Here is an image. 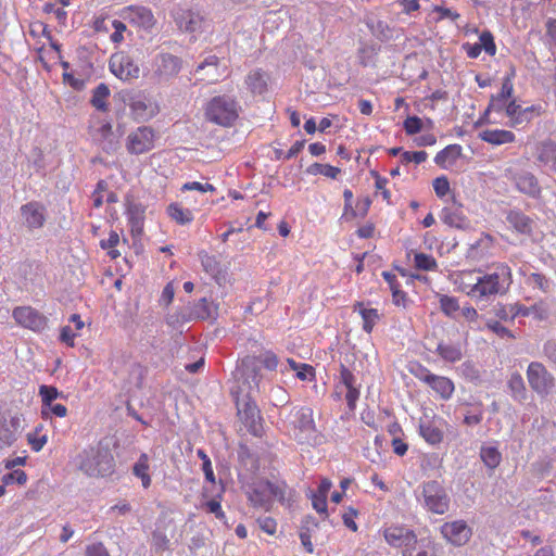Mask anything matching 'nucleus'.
Segmentation results:
<instances>
[{
    "mask_svg": "<svg viewBox=\"0 0 556 556\" xmlns=\"http://www.w3.org/2000/svg\"><path fill=\"white\" fill-rule=\"evenodd\" d=\"M414 533L415 532L408 528L393 526L387 528L383 532V535L390 546L400 548L402 553L406 546V543L408 540H410Z\"/></svg>",
    "mask_w": 556,
    "mask_h": 556,
    "instance_id": "26",
    "label": "nucleus"
},
{
    "mask_svg": "<svg viewBox=\"0 0 556 556\" xmlns=\"http://www.w3.org/2000/svg\"><path fill=\"white\" fill-rule=\"evenodd\" d=\"M38 431H39V428H36V431L34 433L27 434L28 443L30 444L31 450L35 452L41 451L48 441L47 435L46 434L38 435Z\"/></svg>",
    "mask_w": 556,
    "mask_h": 556,
    "instance_id": "60",
    "label": "nucleus"
},
{
    "mask_svg": "<svg viewBox=\"0 0 556 556\" xmlns=\"http://www.w3.org/2000/svg\"><path fill=\"white\" fill-rule=\"evenodd\" d=\"M475 285L467 286V296L477 304L486 303L496 295H505L513 283L511 268L506 263H494L486 271L477 270Z\"/></svg>",
    "mask_w": 556,
    "mask_h": 556,
    "instance_id": "1",
    "label": "nucleus"
},
{
    "mask_svg": "<svg viewBox=\"0 0 556 556\" xmlns=\"http://www.w3.org/2000/svg\"><path fill=\"white\" fill-rule=\"evenodd\" d=\"M85 556H110V554L102 543H93L86 547Z\"/></svg>",
    "mask_w": 556,
    "mask_h": 556,
    "instance_id": "64",
    "label": "nucleus"
},
{
    "mask_svg": "<svg viewBox=\"0 0 556 556\" xmlns=\"http://www.w3.org/2000/svg\"><path fill=\"white\" fill-rule=\"evenodd\" d=\"M359 314L363 318V330L370 333L379 319V314L376 308H359Z\"/></svg>",
    "mask_w": 556,
    "mask_h": 556,
    "instance_id": "48",
    "label": "nucleus"
},
{
    "mask_svg": "<svg viewBox=\"0 0 556 556\" xmlns=\"http://www.w3.org/2000/svg\"><path fill=\"white\" fill-rule=\"evenodd\" d=\"M527 379L533 392L541 397L548 396L555 387L553 374L540 362H531L529 364Z\"/></svg>",
    "mask_w": 556,
    "mask_h": 556,
    "instance_id": "8",
    "label": "nucleus"
},
{
    "mask_svg": "<svg viewBox=\"0 0 556 556\" xmlns=\"http://www.w3.org/2000/svg\"><path fill=\"white\" fill-rule=\"evenodd\" d=\"M178 28L186 33L201 31L206 23L205 17L192 10H178L174 14Z\"/></svg>",
    "mask_w": 556,
    "mask_h": 556,
    "instance_id": "19",
    "label": "nucleus"
},
{
    "mask_svg": "<svg viewBox=\"0 0 556 556\" xmlns=\"http://www.w3.org/2000/svg\"><path fill=\"white\" fill-rule=\"evenodd\" d=\"M77 465L88 477H106L114 472L115 460L108 444L85 448L77 455Z\"/></svg>",
    "mask_w": 556,
    "mask_h": 556,
    "instance_id": "3",
    "label": "nucleus"
},
{
    "mask_svg": "<svg viewBox=\"0 0 556 556\" xmlns=\"http://www.w3.org/2000/svg\"><path fill=\"white\" fill-rule=\"evenodd\" d=\"M22 427L18 416H12L10 420L0 417V450L11 446L16 440V433Z\"/></svg>",
    "mask_w": 556,
    "mask_h": 556,
    "instance_id": "25",
    "label": "nucleus"
},
{
    "mask_svg": "<svg viewBox=\"0 0 556 556\" xmlns=\"http://www.w3.org/2000/svg\"><path fill=\"white\" fill-rule=\"evenodd\" d=\"M256 522L262 531L269 535H274L277 530V521L269 516H261L256 519Z\"/></svg>",
    "mask_w": 556,
    "mask_h": 556,
    "instance_id": "59",
    "label": "nucleus"
},
{
    "mask_svg": "<svg viewBox=\"0 0 556 556\" xmlns=\"http://www.w3.org/2000/svg\"><path fill=\"white\" fill-rule=\"evenodd\" d=\"M427 386L444 401L450 400L455 391L454 382L450 378L435 374Z\"/></svg>",
    "mask_w": 556,
    "mask_h": 556,
    "instance_id": "32",
    "label": "nucleus"
},
{
    "mask_svg": "<svg viewBox=\"0 0 556 556\" xmlns=\"http://www.w3.org/2000/svg\"><path fill=\"white\" fill-rule=\"evenodd\" d=\"M508 388L515 401L522 402L527 399V389L522 376L513 372L508 379Z\"/></svg>",
    "mask_w": 556,
    "mask_h": 556,
    "instance_id": "37",
    "label": "nucleus"
},
{
    "mask_svg": "<svg viewBox=\"0 0 556 556\" xmlns=\"http://www.w3.org/2000/svg\"><path fill=\"white\" fill-rule=\"evenodd\" d=\"M97 140L99 141L102 150L109 154L114 153L119 147L118 137L114 134L113 127L110 123H104L97 130Z\"/></svg>",
    "mask_w": 556,
    "mask_h": 556,
    "instance_id": "29",
    "label": "nucleus"
},
{
    "mask_svg": "<svg viewBox=\"0 0 556 556\" xmlns=\"http://www.w3.org/2000/svg\"><path fill=\"white\" fill-rule=\"evenodd\" d=\"M440 547L430 535L418 536L416 533L408 540L402 556H439Z\"/></svg>",
    "mask_w": 556,
    "mask_h": 556,
    "instance_id": "12",
    "label": "nucleus"
},
{
    "mask_svg": "<svg viewBox=\"0 0 556 556\" xmlns=\"http://www.w3.org/2000/svg\"><path fill=\"white\" fill-rule=\"evenodd\" d=\"M506 222L518 233L531 235L534 222L519 210H510L506 215Z\"/></svg>",
    "mask_w": 556,
    "mask_h": 556,
    "instance_id": "27",
    "label": "nucleus"
},
{
    "mask_svg": "<svg viewBox=\"0 0 556 556\" xmlns=\"http://www.w3.org/2000/svg\"><path fill=\"white\" fill-rule=\"evenodd\" d=\"M535 161L539 166L546 167L556 176V142L551 139L540 142L536 147Z\"/></svg>",
    "mask_w": 556,
    "mask_h": 556,
    "instance_id": "22",
    "label": "nucleus"
},
{
    "mask_svg": "<svg viewBox=\"0 0 556 556\" xmlns=\"http://www.w3.org/2000/svg\"><path fill=\"white\" fill-rule=\"evenodd\" d=\"M15 321L34 331H41L47 327V317L30 306H21L13 309Z\"/></svg>",
    "mask_w": 556,
    "mask_h": 556,
    "instance_id": "14",
    "label": "nucleus"
},
{
    "mask_svg": "<svg viewBox=\"0 0 556 556\" xmlns=\"http://www.w3.org/2000/svg\"><path fill=\"white\" fill-rule=\"evenodd\" d=\"M409 372L426 384H428L431 378L434 376V374H432L427 367L418 363L412 365Z\"/></svg>",
    "mask_w": 556,
    "mask_h": 556,
    "instance_id": "53",
    "label": "nucleus"
},
{
    "mask_svg": "<svg viewBox=\"0 0 556 556\" xmlns=\"http://www.w3.org/2000/svg\"><path fill=\"white\" fill-rule=\"evenodd\" d=\"M256 357L260 366L263 365L268 370H275L278 366V357L271 351H265Z\"/></svg>",
    "mask_w": 556,
    "mask_h": 556,
    "instance_id": "55",
    "label": "nucleus"
},
{
    "mask_svg": "<svg viewBox=\"0 0 556 556\" xmlns=\"http://www.w3.org/2000/svg\"><path fill=\"white\" fill-rule=\"evenodd\" d=\"M440 531L443 538L455 546L466 544L472 534L470 527L464 520L445 522Z\"/></svg>",
    "mask_w": 556,
    "mask_h": 556,
    "instance_id": "15",
    "label": "nucleus"
},
{
    "mask_svg": "<svg viewBox=\"0 0 556 556\" xmlns=\"http://www.w3.org/2000/svg\"><path fill=\"white\" fill-rule=\"evenodd\" d=\"M462 146L457 143L448 144L437 153L434 162L438 166L446 168L447 165L456 162V160L462 155Z\"/></svg>",
    "mask_w": 556,
    "mask_h": 556,
    "instance_id": "34",
    "label": "nucleus"
},
{
    "mask_svg": "<svg viewBox=\"0 0 556 556\" xmlns=\"http://www.w3.org/2000/svg\"><path fill=\"white\" fill-rule=\"evenodd\" d=\"M440 308L441 311L450 318H456V314L459 312L460 307L458 304V300L454 296L450 295H441L440 296Z\"/></svg>",
    "mask_w": 556,
    "mask_h": 556,
    "instance_id": "46",
    "label": "nucleus"
},
{
    "mask_svg": "<svg viewBox=\"0 0 556 556\" xmlns=\"http://www.w3.org/2000/svg\"><path fill=\"white\" fill-rule=\"evenodd\" d=\"M481 50H484L486 54L490 56L495 55L496 53V45L494 42V37L492 33L488 29L483 30L479 35V42H477Z\"/></svg>",
    "mask_w": 556,
    "mask_h": 556,
    "instance_id": "49",
    "label": "nucleus"
},
{
    "mask_svg": "<svg viewBox=\"0 0 556 556\" xmlns=\"http://www.w3.org/2000/svg\"><path fill=\"white\" fill-rule=\"evenodd\" d=\"M39 395L41 396V415L47 414L46 406L54 403V401L62 396V393L58 391L55 387L42 384L39 387Z\"/></svg>",
    "mask_w": 556,
    "mask_h": 556,
    "instance_id": "42",
    "label": "nucleus"
},
{
    "mask_svg": "<svg viewBox=\"0 0 556 556\" xmlns=\"http://www.w3.org/2000/svg\"><path fill=\"white\" fill-rule=\"evenodd\" d=\"M415 267L420 270H437L438 263L435 258L426 253H416L414 256Z\"/></svg>",
    "mask_w": 556,
    "mask_h": 556,
    "instance_id": "47",
    "label": "nucleus"
},
{
    "mask_svg": "<svg viewBox=\"0 0 556 556\" xmlns=\"http://www.w3.org/2000/svg\"><path fill=\"white\" fill-rule=\"evenodd\" d=\"M269 75L261 68H254L245 77L248 89L254 94H263L267 91Z\"/></svg>",
    "mask_w": 556,
    "mask_h": 556,
    "instance_id": "28",
    "label": "nucleus"
},
{
    "mask_svg": "<svg viewBox=\"0 0 556 556\" xmlns=\"http://www.w3.org/2000/svg\"><path fill=\"white\" fill-rule=\"evenodd\" d=\"M122 17L143 29H151L155 24L152 11L141 5H129L123 9Z\"/></svg>",
    "mask_w": 556,
    "mask_h": 556,
    "instance_id": "17",
    "label": "nucleus"
},
{
    "mask_svg": "<svg viewBox=\"0 0 556 556\" xmlns=\"http://www.w3.org/2000/svg\"><path fill=\"white\" fill-rule=\"evenodd\" d=\"M154 146V131L148 126L138 127L127 138V150L131 154H142Z\"/></svg>",
    "mask_w": 556,
    "mask_h": 556,
    "instance_id": "13",
    "label": "nucleus"
},
{
    "mask_svg": "<svg viewBox=\"0 0 556 556\" xmlns=\"http://www.w3.org/2000/svg\"><path fill=\"white\" fill-rule=\"evenodd\" d=\"M181 68V58L168 52H160L152 60L151 79L157 85H168L178 76Z\"/></svg>",
    "mask_w": 556,
    "mask_h": 556,
    "instance_id": "6",
    "label": "nucleus"
},
{
    "mask_svg": "<svg viewBox=\"0 0 556 556\" xmlns=\"http://www.w3.org/2000/svg\"><path fill=\"white\" fill-rule=\"evenodd\" d=\"M515 76V71L511 70L510 74L505 76L502 81V88L501 91L497 94H493L500 100H506L510 101L513 93H514V85H513V78Z\"/></svg>",
    "mask_w": 556,
    "mask_h": 556,
    "instance_id": "50",
    "label": "nucleus"
},
{
    "mask_svg": "<svg viewBox=\"0 0 556 556\" xmlns=\"http://www.w3.org/2000/svg\"><path fill=\"white\" fill-rule=\"evenodd\" d=\"M249 503L254 508H262L268 511L273 506V500L280 503L286 502L288 485L286 482H271L267 479H253L242 486Z\"/></svg>",
    "mask_w": 556,
    "mask_h": 556,
    "instance_id": "2",
    "label": "nucleus"
},
{
    "mask_svg": "<svg viewBox=\"0 0 556 556\" xmlns=\"http://www.w3.org/2000/svg\"><path fill=\"white\" fill-rule=\"evenodd\" d=\"M478 278L477 270L475 271H463L456 282L458 283L459 290L467 295V286L475 285Z\"/></svg>",
    "mask_w": 556,
    "mask_h": 556,
    "instance_id": "57",
    "label": "nucleus"
},
{
    "mask_svg": "<svg viewBox=\"0 0 556 556\" xmlns=\"http://www.w3.org/2000/svg\"><path fill=\"white\" fill-rule=\"evenodd\" d=\"M306 172L309 175H324L328 178L337 179L341 169L329 164L314 163L307 167Z\"/></svg>",
    "mask_w": 556,
    "mask_h": 556,
    "instance_id": "45",
    "label": "nucleus"
},
{
    "mask_svg": "<svg viewBox=\"0 0 556 556\" xmlns=\"http://www.w3.org/2000/svg\"><path fill=\"white\" fill-rule=\"evenodd\" d=\"M529 282L543 292H547L549 289V280L544 275L539 273H532L529 276Z\"/></svg>",
    "mask_w": 556,
    "mask_h": 556,
    "instance_id": "62",
    "label": "nucleus"
},
{
    "mask_svg": "<svg viewBox=\"0 0 556 556\" xmlns=\"http://www.w3.org/2000/svg\"><path fill=\"white\" fill-rule=\"evenodd\" d=\"M20 211L22 222L28 229H38L45 225L46 207L43 204L31 201L22 205Z\"/></svg>",
    "mask_w": 556,
    "mask_h": 556,
    "instance_id": "18",
    "label": "nucleus"
},
{
    "mask_svg": "<svg viewBox=\"0 0 556 556\" xmlns=\"http://www.w3.org/2000/svg\"><path fill=\"white\" fill-rule=\"evenodd\" d=\"M191 315L198 319H208L217 315V305L206 298L200 299L192 307Z\"/></svg>",
    "mask_w": 556,
    "mask_h": 556,
    "instance_id": "36",
    "label": "nucleus"
},
{
    "mask_svg": "<svg viewBox=\"0 0 556 556\" xmlns=\"http://www.w3.org/2000/svg\"><path fill=\"white\" fill-rule=\"evenodd\" d=\"M110 96V89L105 84L98 85L92 92L91 104L100 112H106L109 105L106 99Z\"/></svg>",
    "mask_w": 556,
    "mask_h": 556,
    "instance_id": "39",
    "label": "nucleus"
},
{
    "mask_svg": "<svg viewBox=\"0 0 556 556\" xmlns=\"http://www.w3.org/2000/svg\"><path fill=\"white\" fill-rule=\"evenodd\" d=\"M254 393L248 392L242 397H237V410L240 420L244 424L247 429L257 435L262 430L261 412L253 399Z\"/></svg>",
    "mask_w": 556,
    "mask_h": 556,
    "instance_id": "10",
    "label": "nucleus"
},
{
    "mask_svg": "<svg viewBox=\"0 0 556 556\" xmlns=\"http://www.w3.org/2000/svg\"><path fill=\"white\" fill-rule=\"evenodd\" d=\"M417 498L427 510L433 514L443 515L450 507V496L437 480L424 482Z\"/></svg>",
    "mask_w": 556,
    "mask_h": 556,
    "instance_id": "7",
    "label": "nucleus"
},
{
    "mask_svg": "<svg viewBox=\"0 0 556 556\" xmlns=\"http://www.w3.org/2000/svg\"><path fill=\"white\" fill-rule=\"evenodd\" d=\"M197 455L199 458L202 459V470L204 472L205 479L211 483H215V475L213 471V467H212L210 457L206 455V453L203 450H198Z\"/></svg>",
    "mask_w": 556,
    "mask_h": 556,
    "instance_id": "52",
    "label": "nucleus"
},
{
    "mask_svg": "<svg viewBox=\"0 0 556 556\" xmlns=\"http://www.w3.org/2000/svg\"><path fill=\"white\" fill-rule=\"evenodd\" d=\"M480 457L484 465L490 469L496 468L502 459L500 451L494 446H482Z\"/></svg>",
    "mask_w": 556,
    "mask_h": 556,
    "instance_id": "43",
    "label": "nucleus"
},
{
    "mask_svg": "<svg viewBox=\"0 0 556 556\" xmlns=\"http://www.w3.org/2000/svg\"><path fill=\"white\" fill-rule=\"evenodd\" d=\"M260 364L256 356H245L237 368L238 379L242 380L241 392L255 393L260 390Z\"/></svg>",
    "mask_w": 556,
    "mask_h": 556,
    "instance_id": "11",
    "label": "nucleus"
},
{
    "mask_svg": "<svg viewBox=\"0 0 556 556\" xmlns=\"http://www.w3.org/2000/svg\"><path fill=\"white\" fill-rule=\"evenodd\" d=\"M479 137L484 142L493 146H501L515 141V134L505 129H485L479 134Z\"/></svg>",
    "mask_w": 556,
    "mask_h": 556,
    "instance_id": "33",
    "label": "nucleus"
},
{
    "mask_svg": "<svg viewBox=\"0 0 556 556\" xmlns=\"http://www.w3.org/2000/svg\"><path fill=\"white\" fill-rule=\"evenodd\" d=\"M199 257L204 271L212 276L216 282L220 285L222 281L226 279V274L224 273L220 263L216 260L215 256H212L204 251L199 253Z\"/></svg>",
    "mask_w": 556,
    "mask_h": 556,
    "instance_id": "31",
    "label": "nucleus"
},
{
    "mask_svg": "<svg viewBox=\"0 0 556 556\" xmlns=\"http://www.w3.org/2000/svg\"><path fill=\"white\" fill-rule=\"evenodd\" d=\"M26 481H27V475L24 470H21V469H16L11 472H8L2 477L3 484H8V485L13 484V483L23 485L26 483Z\"/></svg>",
    "mask_w": 556,
    "mask_h": 556,
    "instance_id": "54",
    "label": "nucleus"
},
{
    "mask_svg": "<svg viewBox=\"0 0 556 556\" xmlns=\"http://www.w3.org/2000/svg\"><path fill=\"white\" fill-rule=\"evenodd\" d=\"M128 219L131 225L132 232H140L142 228V217L137 205H130L128 208Z\"/></svg>",
    "mask_w": 556,
    "mask_h": 556,
    "instance_id": "56",
    "label": "nucleus"
},
{
    "mask_svg": "<svg viewBox=\"0 0 556 556\" xmlns=\"http://www.w3.org/2000/svg\"><path fill=\"white\" fill-rule=\"evenodd\" d=\"M317 529H318V522L316 521V519L314 517L306 516L302 520L299 535H300V540H301V543H302L304 549L308 554L314 553L312 538L315 535V532L317 531Z\"/></svg>",
    "mask_w": 556,
    "mask_h": 556,
    "instance_id": "30",
    "label": "nucleus"
},
{
    "mask_svg": "<svg viewBox=\"0 0 556 556\" xmlns=\"http://www.w3.org/2000/svg\"><path fill=\"white\" fill-rule=\"evenodd\" d=\"M514 184L517 190L530 198L538 199L542 189L534 174L528 170H521L515 174Z\"/></svg>",
    "mask_w": 556,
    "mask_h": 556,
    "instance_id": "23",
    "label": "nucleus"
},
{
    "mask_svg": "<svg viewBox=\"0 0 556 556\" xmlns=\"http://www.w3.org/2000/svg\"><path fill=\"white\" fill-rule=\"evenodd\" d=\"M440 218L444 224L453 228L466 229L469 227V220L464 214L462 204L457 203L454 197L452 203L442 208Z\"/></svg>",
    "mask_w": 556,
    "mask_h": 556,
    "instance_id": "21",
    "label": "nucleus"
},
{
    "mask_svg": "<svg viewBox=\"0 0 556 556\" xmlns=\"http://www.w3.org/2000/svg\"><path fill=\"white\" fill-rule=\"evenodd\" d=\"M366 25L372 35H375L380 40H388L392 36L389 25L384 21L378 20L375 16L367 17Z\"/></svg>",
    "mask_w": 556,
    "mask_h": 556,
    "instance_id": "38",
    "label": "nucleus"
},
{
    "mask_svg": "<svg viewBox=\"0 0 556 556\" xmlns=\"http://www.w3.org/2000/svg\"><path fill=\"white\" fill-rule=\"evenodd\" d=\"M129 108L134 118L139 122L149 121L159 112L157 104L144 94H137L132 97Z\"/></svg>",
    "mask_w": 556,
    "mask_h": 556,
    "instance_id": "20",
    "label": "nucleus"
},
{
    "mask_svg": "<svg viewBox=\"0 0 556 556\" xmlns=\"http://www.w3.org/2000/svg\"><path fill=\"white\" fill-rule=\"evenodd\" d=\"M485 327L497 334L500 338H514L511 331L504 327L500 321L494 319H488L485 323Z\"/></svg>",
    "mask_w": 556,
    "mask_h": 556,
    "instance_id": "58",
    "label": "nucleus"
},
{
    "mask_svg": "<svg viewBox=\"0 0 556 556\" xmlns=\"http://www.w3.org/2000/svg\"><path fill=\"white\" fill-rule=\"evenodd\" d=\"M168 216L180 225H186L192 222L193 214L190 210L184 208L177 203H172L167 207Z\"/></svg>",
    "mask_w": 556,
    "mask_h": 556,
    "instance_id": "40",
    "label": "nucleus"
},
{
    "mask_svg": "<svg viewBox=\"0 0 556 556\" xmlns=\"http://www.w3.org/2000/svg\"><path fill=\"white\" fill-rule=\"evenodd\" d=\"M110 71L123 81H132L140 76V67L132 55L125 51H118L111 55Z\"/></svg>",
    "mask_w": 556,
    "mask_h": 556,
    "instance_id": "9",
    "label": "nucleus"
},
{
    "mask_svg": "<svg viewBox=\"0 0 556 556\" xmlns=\"http://www.w3.org/2000/svg\"><path fill=\"white\" fill-rule=\"evenodd\" d=\"M543 354L549 362L556 364V339L547 340L544 343Z\"/></svg>",
    "mask_w": 556,
    "mask_h": 556,
    "instance_id": "63",
    "label": "nucleus"
},
{
    "mask_svg": "<svg viewBox=\"0 0 556 556\" xmlns=\"http://www.w3.org/2000/svg\"><path fill=\"white\" fill-rule=\"evenodd\" d=\"M432 186H433L435 194L439 198L445 197L450 192V190H451L450 181H448V179L445 176L437 177L433 180Z\"/></svg>",
    "mask_w": 556,
    "mask_h": 556,
    "instance_id": "61",
    "label": "nucleus"
},
{
    "mask_svg": "<svg viewBox=\"0 0 556 556\" xmlns=\"http://www.w3.org/2000/svg\"><path fill=\"white\" fill-rule=\"evenodd\" d=\"M535 110L536 108L534 105L522 108L515 99H511L506 105V116L509 117L507 125L516 128L530 123Z\"/></svg>",
    "mask_w": 556,
    "mask_h": 556,
    "instance_id": "24",
    "label": "nucleus"
},
{
    "mask_svg": "<svg viewBox=\"0 0 556 556\" xmlns=\"http://www.w3.org/2000/svg\"><path fill=\"white\" fill-rule=\"evenodd\" d=\"M289 418V432L299 444L317 445L321 442L312 408L306 406L294 408Z\"/></svg>",
    "mask_w": 556,
    "mask_h": 556,
    "instance_id": "4",
    "label": "nucleus"
},
{
    "mask_svg": "<svg viewBox=\"0 0 556 556\" xmlns=\"http://www.w3.org/2000/svg\"><path fill=\"white\" fill-rule=\"evenodd\" d=\"M403 128L408 136H413L425 129V123L416 115L407 116L403 122Z\"/></svg>",
    "mask_w": 556,
    "mask_h": 556,
    "instance_id": "51",
    "label": "nucleus"
},
{
    "mask_svg": "<svg viewBox=\"0 0 556 556\" xmlns=\"http://www.w3.org/2000/svg\"><path fill=\"white\" fill-rule=\"evenodd\" d=\"M435 353L445 362L456 363L463 358V351L459 343H439Z\"/></svg>",
    "mask_w": 556,
    "mask_h": 556,
    "instance_id": "35",
    "label": "nucleus"
},
{
    "mask_svg": "<svg viewBox=\"0 0 556 556\" xmlns=\"http://www.w3.org/2000/svg\"><path fill=\"white\" fill-rule=\"evenodd\" d=\"M240 105L238 101L228 94L216 96L207 103L206 117L210 122L229 127L239 116Z\"/></svg>",
    "mask_w": 556,
    "mask_h": 556,
    "instance_id": "5",
    "label": "nucleus"
},
{
    "mask_svg": "<svg viewBox=\"0 0 556 556\" xmlns=\"http://www.w3.org/2000/svg\"><path fill=\"white\" fill-rule=\"evenodd\" d=\"M218 64H219V59L218 56L212 54V55H208L204 59L203 62H201L195 72L199 73L201 71H204L205 68H208V72H207V79L208 80H217L218 79Z\"/></svg>",
    "mask_w": 556,
    "mask_h": 556,
    "instance_id": "44",
    "label": "nucleus"
},
{
    "mask_svg": "<svg viewBox=\"0 0 556 556\" xmlns=\"http://www.w3.org/2000/svg\"><path fill=\"white\" fill-rule=\"evenodd\" d=\"M149 470V457L147 454H141L137 463L134 465V475L141 479L143 488H149L151 484V478L148 473Z\"/></svg>",
    "mask_w": 556,
    "mask_h": 556,
    "instance_id": "41",
    "label": "nucleus"
},
{
    "mask_svg": "<svg viewBox=\"0 0 556 556\" xmlns=\"http://www.w3.org/2000/svg\"><path fill=\"white\" fill-rule=\"evenodd\" d=\"M443 419L437 416L425 414L419 421V434L430 445H438L443 441L444 434L441 429Z\"/></svg>",
    "mask_w": 556,
    "mask_h": 556,
    "instance_id": "16",
    "label": "nucleus"
}]
</instances>
